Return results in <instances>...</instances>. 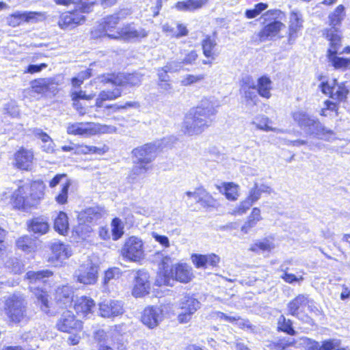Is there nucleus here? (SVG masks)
Returning a JSON list of instances; mask_svg holds the SVG:
<instances>
[{"mask_svg": "<svg viewBox=\"0 0 350 350\" xmlns=\"http://www.w3.org/2000/svg\"><path fill=\"white\" fill-rule=\"evenodd\" d=\"M217 105L212 100L205 99L185 116L181 131L185 135L193 136L201 134L208 128L216 115Z\"/></svg>", "mask_w": 350, "mask_h": 350, "instance_id": "nucleus-1", "label": "nucleus"}, {"mask_svg": "<svg viewBox=\"0 0 350 350\" xmlns=\"http://www.w3.org/2000/svg\"><path fill=\"white\" fill-rule=\"evenodd\" d=\"M95 4L94 1H77L73 9L59 14L58 27L63 30H72L83 25L87 21L86 14L92 12Z\"/></svg>", "mask_w": 350, "mask_h": 350, "instance_id": "nucleus-2", "label": "nucleus"}, {"mask_svg": "<svg viewBox=\"0 0 350 350\" xmlns=\"http://www.w3.org/2000/svg\"><path fill=\"white\" fill-rule=\"evenodd\" d=\"M324 38L329 42L326 57L336 70H350V57H339L338 52L342 46V32L338 28H327L323 31Z\"/></svg>", "mask_w": 350, "mask_h": 350, "instance_id": "nucleus-3", "label": "nucleus"}, {"mask_svg": "<svg viewBox=\"0 0 350 350\" xmlns=\"http://www.w3.org/2000/svg\"><path fill=\"white\" fill-rule=\"evenodd\" d=\"M263 16L264 25L256 34V42L260 43L275 38H282L280 33L285 27L282 20L285 18V13L280 9H271L266 11Z\"/></svg>", "mask_w": 350, "mask_h": 350, "instance_id": "nucleus-4", "label": "nucleus"}, {"mask_svg": "<svg viewBox=\"0 0 350 350\" xmlns=\"http://www.w3.org/2000/svg\"><path fill=\"white\" fill-rule=\"evenodd\" d=\"M121 21L118 14L107 15L90 31V38L94 40L107 38L109 40H119Z\"/></svg>", "mask_w": 350, "mask_h": 350, "instance_id": "nucleus-5", "label": "nucleus"}, {"mask_svg": "<svg viewBox=\"0 0 350 350\" xmlns=\"http://www.w3.org/2000/svg\"><path fill=\"white\" fill-rule=\"evenodd\" d=\"M52 275V272L49 270L40 271H28L26 274V278L29 281L30 291L37 298L38 302L40 304L41 310L45 313L49 312V304L48 300V294L40 286L42 285L44 279Z\"/></svg>", "mask_w": 350, "mask_h": 350, "instance_id": "nucleus-6", "label": "nucleus"}, {"mask_svg": "<svg viewBox=\"0 0 350 350\" xmlns=\"http://www.w3.org/2000/svg\"><path fill=\"white\" fill-rule=\"evenodd\" d=\"M293 118L309 135L326 141L334 139V133L332 130L327 129L319 121L310 118L305 112H295Z\"/></svg>", "mask_w": 350, "mask_h": 350, "instance_id": "nucleus-7", "label": "nucleus"}, {"mask_svg": "<svg viewBox=\"0 0 350 350\" xmlns=\"http://www.w3.org/2000/svg\"><path fill=\"white\" fill-rule=\"evenodd\" d=\"M116 128L111 125L101 124L96 122H69L66 126L68 135L90 137L97 134L113 133Z\"/></svg>", "mask_w": 350, "mask_h": 350, "instance_id": "nucleus-8", "label": "nucleus"}, {"mask_svg": "<svg viewBox=\"0 0 350 350\" xmlns=\"http://www.w3.org/2000/svg\"><path fill=\"white\" fill-rule=\"evenodd\" d=\"M173 311V306L170 304H163L160 306H149L144 310L142 321L149 328L157 327L164 317Z\"/></svg>", "mask_w": 350, "mask_h": 350, "instance_id": "nucleus-9", "label": "nucleus"}, {"mask_svg": "<svg viewBox=\"0 0 350 350\" xmlns=\"http://www.w3.org/2000/svg\"><path fill=\"white\" fill-rule=\"evenodd\" d=\"M120 254L129 261L139 262L145 255L142 240L135 236L126 239L121 248Z\"/></svg>", "mask_w": 350, "mask_h": 350, "instance_id": "nucleus-10", "label": "nucleus"}, {"mask_svg": "<svg viewBox=\"0 0 350 350\" xmlns=\"http://www.w3.org/2000/svg\"><path fill=\"white\" fill-rule=\"evenodd\" d=\"M74 278L85 285L94 284L98 279V267L91 261H88L75 271Z\"/></svg>", "mask_w": 350, "mask_h": 350, "instance_id": "nucleus-11", "label": "nucleus"}, {"mask_svg": "<svg viewBox=\"0 0 350 350\" xmlns=\"http://www.w3.org/2000/svg\"><path fill=\"white\" fill-rule=\"evenodd\" d=\"M200 308V301L192 297L185 296L180 303V312L177 319L180 323H187L193 314Z\"/></svg>", "mask_w": 350, "mask_h": 350, "instance_id": "nucleus-12", "label": "nucleus"}, {"mask_svg": "<svg viewBox=\"0 0 350 350\" xmlns=\"http://www.w3.org/2000/svg\"><path fill=\"white\" fill-rule=\"evenodd\" d=\"M148 34V31L144 28H137L134 23H129L121 27L119 40L139 41L147 37Z\"/></svg>", "mask_w": 350, "mask_h": 350, "instance_id": "nucleus-13", "label": "nucleus"}, {"mask_svg": "<svg viewBox=\"0 0 350 350\" xmlns=\"http://www.w3.org/2000/svg\"><path fill=\"white\" fill-rule=\"evenodd\" d=\"M216 37L217 32L214 31L212 35H206L201 41L203 55L207 59L203 61V64L211 66L217 56L215 51L217 46Z\"/></svg>", "mask_w": 350, "mask_h": 350, "instance_id": "nucleus-14", "label": "nucleus"}, {"mask_svg": "<svg viewBox=\"0 0 350 350\" xmlns=\"http://www.w3.org/2000/svg\"><path fill=\"white\" fill-rule=\"evenodd\" d=\"M22 301L19 297L12 296L5 303V312L10 323H17L21 321Z\"/></svg>", "mask_w": 350, "mask_h": 350, "instance_id": "nucleus-15", "label": "nucleus"}, {"mask_svg": "<svg viewBox=\"0 0 350 350\" xmlns=\"http://www.w3.org/2000/svg\"><path fill=\"white\" fill-rule=\"evenodd\" d=\"M148 273L143 270L136 271L135 283L132 291V295L135 297H141L149 293L150 284Z\"/></svg>", "mask_w": 350, "mask_h": 350, "instance_id": "nucleus-16", "label": "nucleus"}, {"mask_svg": "<svg viewBox=\"0 0 350 350\" xmlns=\"http://www.w3.org/2000/svg\"><path fill=\"white\" fill-rule=\"evenodd\" d=\"M57 328L64 332H70L72 330H81V321L77 320L70 311L64 312L56 324Z\"/></svg>", "mask_w": 350, "mask_h": 350, "instance_id": "nucleus-17", "label": "nucleus"}, {"mask_svg": "<svg viewBox=\"0 0 350 350\" xmlns=\"http://www.w3.org/2000/svg\"><path fill=\"white\" fill-rule=\"evenodd\" d=\"M304 20L300 14L296 12H291L288 23V31L286 33L288 43H293L298 38L303 29Z\"/></svg>", "mask_w": 350, "mask_h": 350, "instance_id": "nucleus-18", "label": "nucleus"}, {"mask_svg": "<svg viewBox=\"0 0 350 350\" xmlns=\"http://www.w3.org/2000/svg\"><path fill=\"white\" fill-rule=\"evenodd\" d=\"M157 150L158 147L155 144H148L134 149L133 153L136 160L149 164L155 159Z\"/></svg>", "mask_w": 350, "mask_h": 350, "instance_id": "nucleus-19", "label": "nucleus"}, {"mask_svg": "<svg viewBox=\"0 0 350 350\" xmlns=\"http://www.w3.org/2000/svg\"><path fill=\"white\" fill-rule=\"evenodd\" d=\"M172 278L182 283H188L194 278L192 267L186 263L174 265L170 271Z\"/></svg>", "mask_w": 350, "mask_h": 350, "instance_id": "nucleus-20", "label": "nucleus"}, {"mask_svg": "<svg viewBox=\"0 0 350 350\" xmlns=\"http://www.w3.org/2000/svg\"><path fill=\"white\" fill-rule=\"evenodd\" d=\"M191 261L198 269H207L217 267L220 262L219 256L211 253L208 254H193L191 256Z\"/></svg>", "mask_w": 350, "mask_h": 350, "instance_id": "nucleus-21", "label": "nucleus"}, {"mask_svg": "<svg viewBox=\"0 0 350 350\" xmlns=\"http://www.w3.org/2000/svg\"><path fill=\"white\" fill-rule=\"evenodd\" d=\"M100 315L110 318L122 314L124 312L122 303L117 300H106L100 304Z\"/></svg>", "mask_w": 350, "mask_h": 350, "instance_id": "nucleus-22", "label": "nucleus"}, {"mask_svg": "<svg viewBox=\"0 0 350 350\" xmlns=\"http://www.w3.org/2000/svg\"><path fill=\"white\" fill-rule=\"evenodd\" d=\"M45 185L42 180H36L31 183L29 190V197L27 198L26 204L29 206L36 205L43 198ZM23 200V206L25 205Z\"/></svg>", "mask_w": 350, "mask_h": 350, "instance_id": "nucleus-23", "label": "nucleus"}, {"mask_svg": "<svg viewBox=\"0 0 350 350\" xmlns=\"http://www.w3.org/2000/svg\"><path fill=\"white\" fill-rule=\"evenodd\" d=\"M94 308L95 303L94 300L85 296L77 298L74 305V308L77 314L83 317L92 314Z\"/></svg>", "mask_w": 350, "mask_h": 350, "instance_id": "nucleus-24", "label": "nucleus"}, {"mask_svg": "<svg viewBox=\"0 0 350 350\" xmlns=\"http://www.w3.org/2000/svg\"><path fill=\"white\" fill-rule=\"evenodd\" d=\"M209 0H183L174 4V8L179 12H194L206 6Z\"/></svg>", "mask_w": 350, "mask_h": 350, "instance_id": "nucleus-25", "label": "nucleus"}, {"mask_svg": "<svg viewBox=\"0 0 350 350\" xmlns=\"http://www.w3.org/2000/svg\"><path fill=\"white\" fill-rule=\"evenodd\" d=\"M27 230L38 235L46 234L49 230V225L45 218L38 217L27 223Z\"/></svg>", "mask_w": 350, "mask_h": 350, "instance_id": "nucleus-26", "label": "nucleus"}, {"mask_svg": "<svg viewBox=\"0 0 350 350\" xmlns=\"http://www.w3.org/2000/svg\"><path fill=\"white\" fill-rule=\"evenodd\" d=\"M308 303V296L300 294L291 300L287 305L288 313L293 316L297 317L299 310L302 311L303 308Z\"/></svg>", "mask_w": 350, "mask_h": 350, "instance_id": "nucleus-27", "label": "nucleus"}, {"mask_svg": "<svg viewBox=\"0 0 350 350\" xmlns=\"http://www.w3.org/2000/svg\"><path fill=\"white\" fill-rule=\"evenodd\" d=\"M129 77L130 75H126L122 72L106 73L102 75L101 81L104 85L121 86L129 79Z\"/></svg>", "mask_w": 350, "mask_h": 350, "instance_id": "nucleus-28", "label": "nucleus"}, {"mask_svg": "<svg viewBox=\"0 0 350 350\" xmlns=\"http://www.w3.org/2000/svg\"><path fill=\"white\" fill-rule=\"evenodd\" d=\"M346 16L345 8L343 5H337L328 16L329 25L330 28H337L341 25Z\"/></svg>", "mask_w": 350, "mask_h": 350, "instance_id": "nucleus-29", "label": "nucleus"}, {"mask_svg": "<svg viewBox=\"0 0 350 350\" xmlns=\"http://www.w3.org/2000/svg\"><path fill=\"white\" fill-rule=\"evenodd\" d=\"M183 199L187 203L190 202L191 200H193L196 202L203 204L208 202L211 200V196L204 189L198 188L194 191L185 192Z\"/></svg>", "mask_w": 350, "mask_h": 350, "instance_id": "nucleus-30", "label": "nucleus"}, {"mask_svg": "<svg viewBox=\"0 0 350 350\" xmlns=\"http://www.w3.org/2000/svg\"><path fill=\"white\" fill-rule=\"evenodd\" d=\"M102 217L101 210L98 207H90L81 212L78 219L79 221L93 224Z\"/></svg>", "mask_w": 350, "mask_h": 350, "instance_id": "nucleus-31", "label": "nucleus"}, {"mask_svg": "<svg viewBox=\"0 0 350 350\" xmlns=\"http://www.w3.org/2000/svg\"><path fill=\"white\" fill-rule=\"evenodd\" d=\"M53 258L62 261L68 258L72 255L70 247L60 242H55L51 245Z\"/></svg>", "mask_w": 350, "mask_h": 350, "instance_id": "nucleus-32", "label": "nucleus"}, {"mask_svg": "<svg viewBox=\"0 0 350 350\" xmlns=\"http://www.w3.org/2000/svg\"><path fill=\"white\" fill-rule=\"evenodd\" d=\"M254 91H251L250 89L245 92V98L247 105H256L258 100V96L260 95L264 98H269L271 94L269 89H252Z\"/></svg>", "mask_w": 350, "mask_h": 350, "instance_id": "nucleus-33", "label": "nucleus"}, {"mask_svg": "<svg viewBox=\"0 0 350 350\" xmlns=\"http://www.w3.org/2000/svg\"><path fill=\"white\" fill-rule=\"evenodd\" d=\"M271 122V121L267 116H258L254 118L251 124L255 125L258 129L264 131H275L278 133L282 132L280 129L270 126L269 124Z\"/></svg>", "mask_w": 350, "mask_h": 350, "instance_id": "nucleus-34", "label": "nucleus"}, {"mask_svg": "<svg viewBox=\"0 0 350 350\" xmlns=\"http://www.w3.org/2000/svg\"><path fill=\"white\" fill-rule=\"evenodd\" d=\"M54 228L61 234L68 232L69 224L67 215L64 212H59L54 221Z\"/></svg>", "mask_w": 350, "mask_h": 350, "instance_id": "nucleus-35", "label": "nucleus"}, {"mask_svg": "<svg viewBox=\"0 0 350 350\" xmlns=\"http://www.w3.org/2000/svg\"><path fill=\"white\" fill-rule=\"evenodd\" d=\"M275 247V244L273 239H265L255 243L252 247L251 250L258 252L259 250L262 252H270Z\"/></svg>", "mask_w": 350, "mask_h": 350, "instance_id": "nucleus-36", "label": "nucleus"}, {"mask_svg": "<svg viewBox=\"0 0 350 350\" xmlns=\"http://www.w3.org/2000/svg\"><path fill=\"white\" fill-rule=\"evenodd\" d=\"M325 94H329L330 98L336 101H342L347 97L348 89H321Z\"/></svg>", "mask_w": 350, "mask_h": 350, "instance_id": "nucleus-37", "label": "nucleus"}, {"mask_svg": "<svg viewBox=\"0 0 350 350\" xmlns=\"http://www.w3.org/2000/svg\"><path fill=\"white\" fill-rule=\"evenodd\" d=\"M46 19V14L41 12H24L23 21L29 23H36Z\"/></svg>", "mask_w": 350, "mask_h": 350, "instance_id": "nucleus-38", "label": "nucleus"}, {"mask_svg": "<svg viewBox=\"0 0 350 350\" xmlns=\"http://www.w3.org/2000/svg\"><path fill=\"white\" fill-rule=\"evenodd\" d=\"M57 299L63 301L64 304L70 303L72 300L73 292L70 286H64L57 291Z\"/></svg>", "mask_w": 350, "mask_h": 350, "instance_id": "nucleus-39", "label": "nucleus"}, {"mask_svg": "<svg viewBox=\"0 0 350 350\" xmlns=\"http://www.w3.org/2000/svg\"><path fill=\"white\" fill-rule=\"evenodd\" d=\"M268 8V4L260 2L254 5V8L247 9L245 11L244 15L248 19H252L260 15L262 12Z\"/></svg>", "mask_w": 350, "mask_h": 350, "instance_id": "nucleus-40", "label": "nucleus"}, {"mask_svg": "<svg viewBox=\"0 0 350 350\" xmlns=\"http://www.w3.org/2000/svg\"><path fill=\"white\" fill-rule=\"evenodd\" d=\"M224 193L227 199L230 200H235L239 196L238 185L232 183H228L224 184Z\"/></svg>", "mask_w": 350, "mask_h": 350, "instance_id": "nucleus-41", "label": "nucleus"}, {"mask_svg": "<svg viewBox=\"0 0 350 350\" xmlns=\"http://www.w3.org/2000/svg\"><path fill=\"white\" fill-rule=\"evenodd\" d=\"M278 329L291 336H294L295 334V332L292 327L291 321L286 319L283 315H281L278 319Z\"/></svg>", "mask_w": 350, "mask_h": 350, "instance_id": "nucleus-42", "label": "nucleus"}, {"mask_svg": "<svg viewBox=\"0 0 350 350\" xmlns=\"http://www.w3.org/2000/svg\"><path fill=\"white\" fill-rule=\"evenodd\" d=\"M111 232L113 240H118L124 234V227L122 221L118 218H115L111 222Z\"/></svg>", "mask_w": 350, "mask_h": 350, "instance_id": "nucleus-43", "label": "nucleus"}, {"mask_svg": "<svg viewBox=\"0 0 350 350\" xmlns=\"http://www.w3.org/2000/svg\"><path fill=\"white\" fill-rule=\"evenodd\" d=\"M294 344V340L290 338H283L277 340L273 341L270 343L269 347L274 350H284L288 347L292 346Z\"/></svg>", "mask_w": 350, "mask_h": 350, "instance_id": "nucleus-44", "label": "nucleus"}, {"mask_svg": "<svg viewBox=\"0 0 350 350\" xmlns=\"http://www.w3.org/2000/svg\"><path fill=\"white\" fill-rule=\"evenodd\" d=\"M317 79L320 81L319 88H336L338 86L337 79L328 75L321 74L318 76Z\"/></svg>", "mask_w": 350, "mask_h": 350, "instance_id": "nucleus-45", "label": "nucleus"}, {"mask_svg": "<svg viewBox=\"0 0 350 350\" xmlns=\"http://www.w3.org/2000/svg\"><path fill=\"white\" fill-rule=\"evenodd\" d=\"M318 350H348L347 348H340V341L336 339H330L322 342Z\"/></svg>", "mask_w": 350, "mask_h": 350, "instance_id": "nucleus-46", "label": "nucleus"}, {"mask_svg": "<svg viewBox=\"0 0 350 350\" xmlns=\"http://www.w3.org/2000/svg\"><path fill=\"white\" fill-rule=\"evenodd\" d=\"M92 231V226L87 222L79 221V225L75 228L76 233L83 239L88 237Z\"/></svg>", "mask_w": 350, "mask_h": 350, "instance_id": "nucleus-47", "label": "nucleus"}, {"mask_svg": "<svg viewBox=\"0 0 350 350\" xmlns=\"http://www.w3.org/2000/svg\"><path fill=\"white\" fill-rule=\"evenodd\" d=\"M199 57L197 50L193 49L185 53L180 64L183 66L193 65Z\"/></svg>", "mask_w": 350, "mask_h": 350, "instance_id": "nucleus-48", "label": "nucleus"}, {"mask_svg": "<svg viewBox=\"0 0 350 350\" xmlns=\"http://www.w3.org/2000/svg\"><path fill=\"white\" fill-rule=\"evenodd\" d=\"M33 151L23 149V170H31L33 167Z\"/></svg>", "mask_w": 350, "mask_h": 350, "instance_id": "nucleus-49", "label": "nucleus"}, {"mask_svg": "<svg viewBox=\"0 0 350 350\" xmlns=\"http://www.w3.org/2000/svg\"><path fill=\"white\" fill-rule=\"evenodd\" d=\"M91 77L90 69H86L80 72L78 75L71 79L72 85L74 87H79L82 85L83 81Z\"/></svg>", "mask_w": 350, "mask_h": 350, "instance_id": "nucleus-50", "label": "nucleus"}, {"mask_svg": "<svg viewBox=\"0 0 350 350\" xmlns=\"http://www.w3.org/2000/svg\"><path fill=\"white\" fill-rule=\"evenodd\" d=\"M71 183L70 180H67L62 185L59 193L56 196L55 200L59 204H64L67 202L68 189Z\"/></svg>", "mask_w": 350, "mask_h": 350, "instance_id": "nucleus-51", "label": "nucleus"}, {"mask_svg": "<svg viewBox=\"0 0 350 350\" xmlns=\"http://www.w3.org/2000/svg\"><path fill=\"white\" fill-rule=\"evenodd\" d=\"M121 275V271L118 267L109 268L105 271L104 284H107L113 280L118 279Z\"/></svg>", "mask_w": 350, "mask_h": 350, "instance_id": "nucleus-52", "label": "nucleus"}, {"mask_svg": "<svg viewBox=\"0 0 350 350\" xmlns=\"http://www.w3.org/2000/svg\"><path fill=\"white\" fill-rule=\"evenodd\" d=\"M120 89H113L112 91L108 90L107 92H102L99 96L101 100H106L116 99L120 96Z\"/></svg>", "mask_w": 350, "mask_h": 350, "instance_id": "nucleus-53", "label": "nucleus"}, {"mask_svg": "<svg viewBox=\"0 0 350 350\" xmlns=\"http://www.w3.org/2000/svg\"><path fill=\"white\" fill-rule=\"evenodd\" d=\"M10 203L14 209H20L22 207V193L19 188L12 193Z\"/></svg>", "mask_w": 350, "mask_h": 350, "instance_id": "nucleus-54", "label": "nucleus"}, {"mask_svg": "<svg viewBox=\"0 0 350 350\" xmlns=\"http://www.w3.org/2000/svg\"><path fill=\"white\" fill-rule=\"evenodd\" d=\"M204 79L203 75H187L182 80L181 84L184 86H188L195 84Z\"/></svg>", "mask_w": 350, "mask_h": 350, "instance_id": "nucleus-55", "label": "nucleus"}, {"mask_svg": "<svg viewBox=\"0 0 350 350\" xmlns=\"http://www.w3.org/2000/svg\"><path fill=\"white\" fill-rule=\"evenodd\" d=\"M149 168L150 167L148 164H145L144 163L139 162V161L136 160L135 161V165L133 167L131 172L133 174L138 176L146 173L149 170Z\"/></svg>", "mask_w": 350, "mask_h": 350, "instance_id": "nucleus-56", "label": "nucleus"}, {"mask_svg": "<svg viewBox=\"0 0 350 350\" xmlns=\"http://www.w3.org/2000/svg\"><path fill=\"white\" fill-rule=\"evenodd\" d=\"M252 202L246 198L233 211L232 214L239 215H243L252 206Z\"/></svg>", "mask_w": 350, "mask_h": 350, "instance_id": "nucleus-57", "label": "nucleus"}, {"mask_svg": "<svg viewBox=\"0 0 350 350\" xmlns=\"http://www.w3.org/2000/svg\"><path fill=\"white\" fill-rule=\"evenodd\" d=\"M173 280V278L172 277L167 275L165 273H159V275L157 276L156 280H155V284L157 286H170L171 284V281Z\"/></svg>", "mask_w": 350, "mask_h": 350, "instance_id": "nucleus-58", "label": "nucleus"}, {"mask_svg": "<svg viewBox=\"0 0 350 350\" xmlns=\"http://www.w3.org/2000/svg\"><path fill=\"white\" fill-rule=\"evenodd\" d=\"M176 29L177 32L172 34V38H179L181 37L187 36L189 33V31L187 27L182 23H177Z\"/></svg>", "mask_w": 350, "mask_h": 350, "instance_id": "nucleus-59", "label": "nucleus"}, {"mask_svg": "<svg viewBox=\"0 0 350 350\" xmlns=\"http://www.w3.org/2000/svg\"><path fill=\"white\" fill-rule=\"evenodd\" d=\"M260 191H258V187L257 184L255 183L254 187L250 190L249 195L247 198L253 204L260 198Z\"/></svg>", "mask_w": 350, "mask_h": 350, "instance_id": "nucleus-60", "label": "nucleus"}, {"mask_svg": "<svg viewBox=\"0 0 350 350\" xmlns=\"http://www.w3.org/2000/svg\"><path fill=\"white\" fill-rule=\"evenodd\" d=\"M33 133L36 137L42 141V144H45L53 140L46 133L42 131V130L40 129H34L33 130Z\"/></svg>", "mask_w": 350, "mask_h": 350, "instance_id": "nucleus-61", "label": "nucleus"}, {"mask_svg": "<svg viewBox=\"0 0 350 350\" xmlns=\"http://www.w3.org/2000/svg\"><path fill=\"white\" fill-rule=\"evenodd\" d=\"M152 237L154 239V240L159 243L160 245L163 246L164 247H170V241L169 239L164 235H160L158 233L155 232H152Z\"/></svg>", "mask_w": 350, "mask_h": 350, "instance_id": "nucleus-62", "label": "nucleus"}, {"mask_svg": "<svg viewBox=\"0 0 350 350\" xmlns=\"http://www.w3.org/2000/svg\"><path fill=\"white\" fill-rule=\"evenodd\" d=\"M22 21V14L18 13L9 16L7 18V22L9 25L16 27L21 24Z\"/></svg>", "mask_w": 350, "mask_h": 350, "instance_id": "nucleus-63", "label": "nucleus"}, {"mask_svg": "<svg viewBox=\"0 0 350 350\" xmlns=\"http://www.w3.org/2000/svg\"><path fill=\"white\" fill-rule=\"evenodd\" d=\"M46 67H47V64L45 63H41L38 65L31 64L27 67L25 72H29L31 74H33V73L38 72L41 71L43 68H45Z\"/></svg>", "mask_w": 350, "mask_h": 350, "instance_id": "nucleus-64", "label": "nucleus"}]
</instances>
